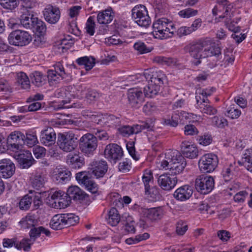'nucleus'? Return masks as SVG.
<instances>
[{
	"instance_id": "f257e3e1",
	"label": "nucleus",
	"mask_w": 252,
	"mask_h": 252,
	"mask_svg": "<svg viewBox=\"0 0 252 252\" xmlns=\"http://www.w3.org/2000/svg\"><path fill=\"white\" fill-rule=\"evenodd\" d=\"M153 35L157 39H164L172 37L176 32L173 22L166 18H159L153 23Z\"/></svg>"
},
{
	"instance_id": "f03ea898",
	"label": "nucleus",
	"mask_w": 252,
	"mask_h": 252,
	"mask_svg": "<svg viewBox=\"0 0 252 252\" xmlns=\"http://www.w3.org/2000/svg\"><path fill=\"white\" fill-rule=\"evenodd\" d=\"M165 158L170 159L169 171L172 175L181 173L186 166L185 158L178 151H168L165 153Z\"/></svg>"
},
{
	"instance_id": "7ed1b4c3",
	"label": "nucleus",
	"mask_w": 252,
	"mask_h": 252,
	"mask_svg": "<svg viewBox=\"0 0 252 252\" xmlns=\"http://www.w3.org/2000/svg\"><path fill=\"white\" fill-rule=\"evenodd\" d=\"M165 75L161 71H154L152 69H146L142 74H137L129 78L132 81H135V83L140 81H149L150 82L160 87L163 84V80Z\"/></svg>"
},
{
	"instance_id": "20e7f679",
	"label": "nucleus",
	"mask_w": 252,
	"mask_h": 252,
	"mask_svg": "<svg viewBox=\"0 0 252 252\" xmlns=\"http://www.w3.org/2000/svg\"><path fill=\"white\" fill-rule=\"evenodd\" d=\"M78 220L77 216L71 214H58L52 218L50 225L53 229H61L66 225H74Z\"/></svg>"
},
{
	"instance_id": "39448f33",
	"label": "nucleus",
	"mask_w": 252,
	"mask_h": 252,
	"mask_svg": "<svg viewBox=\"0 0 252 252\" xmlns=\"http://www.w3.org/2000/svg\"><path fill=\"white\" fill-rule=\"evenodd\" d=\"M57 143L63 151L70 152L77 146V137L72 132L59 133Z\"/></svg>"
},
{
	"instance_id": "423d86ee",
	"label": "nucleus",
	"mask_w": 252,
	"mask_h": 252,
	"mask_svg": "<svg viewBox=\"0 0 252 252\" xmlns=\"http://www.w3.org/2000/svg\"><path fill=\"white\" fill-rule=\"evenodd\" d=\"M32 40V36L28 32L20 30L12 31L8 36L9 43L14 46H26L31 42Z\"/></svg>"
},
{
	"instance_id": "0eeeda50",
	"label": "nucleus",
	"mask_w": 252,
	"mask_h": 252,
	"mask_svg": "<svg viewBox=\"0 0 252 252\" xmlns=\"http://www.w3.org/2000/svg\"><path fill=\"white\" fill-rule=\"evenodd\" d=\"M219 160L214 154H206L198 161L199 170L202 173H211L215 170L218 165Z\"/></svg>"
},
{
	"instance_id": "6e6552de",
	"label": "nucleus",
	"mask_w": 252,
	"mask_h": 252,
	"mask_svg": "<svg viewBox=\"0 0 252 252\" xmlns=\"http://www.w3.org/2000/svg\"><path fill=\"white\" fill-rule=\"evenodd\" d=\"M132 17L135 23L141 27H147L151 23V19L147 8L144 5H137L132 9Z\"/></svg>"
},
{
	"instance_id": "1a4fd4ad",
	"label": "nucleus",
	"mask_w": 252,
	"mask_h": 252,
	"mask_svg": "<svg viewBox=\"0 0 252 252\" xmlns=\"http://www.w3.org/2000/svg\"><path fill=\"white\" fill-rule=\"evenodd\" d=\"M79 145L81 151L88 156H90L93 154L97 148V138L93 134L87 133L80 139Z\"/></svg>"
},
{
	"instance_id": "9d476101",
	"label": "nucleus",
	"mask_w": 252,
	"mask_h": 252,
	"mask_svg": "<svg viewBox=\"0 0 252 252\" xmlns=\"http://www.w3.org/2000/svg\"><path fill=\"white\" fill-rule=\"evenodd\" d=\"M214 178L205 174L198 176L195 180V186L196 190L201 194H208L214 187Z\"/></svg>"
},
{
	"instance_id": "9b49d317",
	"label": "nucleus",
	"mask_w": 252,
	"mask_h": 252,
	"mask_svg": "<svg viewBox=\"0 0 252 252\" xmlns=\"http://www.w3.org/2000/svg\"><path fill=\"white\" fill-rule=\"evenodd\" d=\"M25 135L20 131H14L10 133L7 137V141L11 150L18 152L23 148L24 144Z\"/></svg>"
},
{
	"instance_id": "f8f14e48",
	"label": "nucleus",
	"mask_w": 252,
	"mask_h": 252,
	"mask_svg": "<svg viewBox=\"0 0 252 252\" xmlns=\"http://www.w3.org/2000/svg\"><path fill=\"white\" fill-rule=\"evenodd\" d=\"M91 165V167L87 174L92 178L96 179L102 178L107 171L108 166L106 161H94Z\"/></svg>"
},
{
	"instance_id": "ddd939ff",
	"label": "nucleus",
	"mask_w": 252,
	"mask_h": 252,
	"mask_svg": "<svg viewBox=\"0 0 252 252\" xmlns=\"http://www.w3.org/2000/svg\"><path fill=\"white\" fill-rule=\"evenodd\" d=\"M105 157L114 163L120 160L123 156L122 148L116 144L107 145L104 150Z\"/></svg>"
},
{
	"instance_id": "4468645a",
	"label": "nucleus",
	"mask_w": 252,
	"mask_h": 252,
	"mask_svg": "<svg viewBox=\"0 0 252 252\" xmlns=\"http://www.w3.org/2000/svg\"><path fill=\"white\" fill-rule=\"evenodd\" d=\"M43 15L45 20L51 24H55L59 20L61 11L57 6L51 4L47 5L43 10Z\"/></svg>"
},
{
	"instance_id": "2eb2a0df",
	"label": "nucleus",
	"mask_w": 252,
	"mask_h": 252,
	"mask_svg": "<svg viewBox=\"0 0 252 252\" xmlns=\"http://www.w3.org/2000/svg\"><path fill=\"white\" fill-rule=\"evenodd\" d=\"M90 175H88L87 172H81L76 174L77 181L83 184L88 190L94 193L97 191V185L90 179Z\"/></svg>"
},
{
	"instance_id": "dca6fc26",
	"label": "nucleus",
	"mask_w": 252,
	"mask_h": 252,
	"mask_svg": "<svg viewBox=\"0 0 252 252\" xmlns=\"http://www.w3.org/2000/svg\"><path fill=\"white\" fill-rule=\"evenodd\" d=\"M196 103L195 107L204 115H214L217 112V109L210 103L208 99L201 98L200 96H196Z\"/></svg>"
},
{
	"instance_id": "f3484780",
	"label": "nucleus",
	"mask_w": 252,
	"mask_h": 252,
	"mask_svg": "<svg viewBox=\"0 0 252 252\" xmlns=\"http://www.w3.org/2000/svg\"><path fill=\"white\" fill-rule=\"evenodd\" d=\"M54 70L50 69L47 72V77L50 82H58L64 78L66 75L64 68L61 62L56 63L54 65Z\"/></svg>"
},
{
	"instance_id": "a211bd4d",
	"label": "nucleus",
	"mask_w": 252,
	"mask_h": 252,
	"mask_svg": "<svg viewBox=\"0 0 252 252\" xmlns=\"http://www.w3.org/2000/svg\"><path fill=\"white\" fill-rule=\"evenodd\" d=\"M15 167L13 162L8 158L0 160V175L3 178H10L15 173Z\"/></svg>"
},
{
	"instance_id": "6ab92c4d",
	"label": "nucleus",
	"mask_w": 252,
	"mask_h": 252,
	"mask_svg": "<svg viewBox=\"0 0 252 252\" xmlns=\"http://www.w3.org/2000/svg\"><path fill=\"white\" fill-rule=\"evenodd\" d=\"M127 97L130 105L134 107H139L144 101V94L141 90L139 88L129 89Z\"/></svg>"
},
{
	"instance_id": "aec40b11",
	"label": "nucleus",
	"mask_w": 252,
	"mask_h": 252,
	"mask_svg": "<svg viewBox=\"0 0 252 252\" xmlns=\"http://www.w3.org/2000/svg\"><path fill=\"white\" fill-rule=\"evenodd\" d=\"M203 49V42L192 45L190 46L189 52L191 57L194 59L192 63L195 65L199 64L201 61V60L205 58Z\"/></svg>"
},
{
	"instance_id": "412c9836",
	"label": "nucleus",
	"mask_w": 252,
	"mask_h": 252,
	"mask_svg": "<svg viewBox=\"0 0 252 252\" xmlns=\"http://www.w3.org/2000/svg\"><path fill=\"white\" fill-rule=\"evenodd\" d=\"M56 139V134L52 127H48L41 131L40 141L43 145L52 146L55 143Z\"/></svg>"
},
{
	"instance_id": "4be33fe9",
	"label": "nucleus",
	"mask_w": 252,
	"mask_h": 252,
	"mask_svg": "<svg viewBox=\"0 0 252 252\" xmlns=\"http://www.w3.org/2000/svg\"><path fill=\"white\" fill-rule=\"evenodd\" d=\"M18 152L19 153L16 156V159L20 167L22 168H28L33 164L34 161L31 153L29 151L22 149Z\"/></svg>"
},
{
	"instance_id": "5701e85b",
	"label": "nucleus",
	"mask_w": 252,
	"mask_h": 252,
	"mask_svg": "<svg viewBox=\"0 0 252 252\" xmlns=\"http://www.w3.org/2000/svg\"><path fill=\"white\" fill-rule=\"evenodd\" d=\"M140 212L144 217L151 220L161 219L164 215V211L162 207L150 209L141 208Z\"/></svg>"
},
{
	"instance_id": "b1692460",
	"label": "nucleus",
	"mask_w": 252,
	"mask_h": 252,
	"mask_svg": "<svg viewBox=\"0 0 252 252\" xmlns=\"http://www.w3.org/2000/svg\"><path fill=\"white\" fill-rule=\"evenodd\" d=\"M158 182L163 189L170 190L176 186L177 179L176 177L170 176L168 174H163L159 176Z\"/></svg>"
},
{
	"instance_id": "393cba45",
	"label": "nucleus",
	"mask_w": 252,
	"mask_h": 252,
	"mask_svg": "<svg viewBox=\"0 0 252 252\" xmlns=\"http://www.w3.org/2000/svg\"><path fill=\"white\" fill-rule=\"evenodd\" d=\"M71 173L64 167L56 168L54 171L53 178L58 184H64L70 180Z\"/></svg>"
},
{
	"instance_id": "a878e982",
	"label": "nucleus",
	"mask_w": 252,
	"mask_h": 252,
	"mask_svg": "<svg viewBox=\"0 0 252 252\" xmlns=\"http://www.w3.org/2000/svg\"><path fill=\"white\" fill-rule=\"evenodd\" d=\"M238 170V167L235 162H227L223 166L221 175L225 182L233 179L236 176Z\"/></svg>"
},
{
	"instance_id": "bb28decb",
	"label": "nucleus",
	"mask_w": 252,
	"mask_h": 252,
	"mask_svg": "<svg viewBox=\"0 0 252 252\" xmlns=\"http://www.w3.org/2000/svg\"><path fill=\"white\" fill-rule=\"evenodd\" d=\"M66 162L71 168H81L84 164V158L79 156L78 152L70 153L66 156Z\"/></svg>"
},
{
	"instance_id": "cd10ccee",
	"label": "nucleus",
	"mask_w": 252,
	"mask_h": 252,
	"mask_svg": "<svg viewBox=\"0 0 252 252\" xmlns=\"http://www.w3.org/2000/svg\"><path fill=\"white\" fill-rule=\"evenodd\" d=\"M184 156L189 158H194L198 156V151L195 145L188 141L183 142L181 145Z\"/></svg>"
},
{
	"instance_id": "c85d7f7f",
	"label": "nucleus",
	"mask_w": 252,
	"mask_h": 252,
	"mask_svg": "<svg viewBox=\"0 0 252 252\" xmlns=\"http://www.w3.org/2000/svg\"><path fill=\"white\" fill-rule=\"evenodd\" d=\"M193 193L192 188L188 185L183 186L176 190L173 196L177 200L184 201L189 199Z\"/></svg>"
},
{
	"instance_id": "c756f323",
	"label": "nucleus",
	"mask_w": 252,
	"mask_h": 252,
	"mask_svg": "<svg viewBox=\"0 0 252 252\" xmlns=\"http://www.w3.org/2000/svg\"><path fill=\"white\" fill-rule=\"evenodd\" d=\"M114 16L112 9L111 8H107L98 12L96 17L97 22L101 25H107L112 22Z\"/></svg>"
},
{
	"instance_id": "7c9ffc66",
	"label": "nucleus",
	"mask_w": 252,
	"mask_h": 252,
	"mask_svg": "<svg viewBox=\"0 0 252 252\" xmlns=\"http://www.w3.org/2000/svg\"><path fill=\"white\" fill-rule=\"evenodd\" d=\"M225 2L222 0H218V4L214 7L212 10V13L214 15H218V17L215 18L216 22H219L221 19L226 18V15L227 14L228 10L224 4Z\"/></svg>"
},
{
	"instance_id": "2f4dec72",
	"label": "nucleus",
	"mask_w": 252,
	"mask_h": 252,
	"mask_svg": "<svg viewBox=\"0 0 252 252\" xmlns=\"http://www.w3.org/2000/svg\"><path fill=\"white\" fill-rule=\"evenodd\" d=\"M46 181V176L41 171L35 172L31 177V185L37 189L43 187Z\"/></svg>"
},
{
	"instance_id": "473e14b6",
	"label": "nucleus",
	"mask_w": 252,
	"mask_h": 252,
	"mask_svg": "<svg viewBox=\"0 0 252 252\" xmlns=\"http://www.w3.org/2000/svg\"><path fill=\"white\" fill-rule=\"evenodd\" d=\"M203 44L205 58L212 56L219 57L220 56H221L220 48L214 43H210L209 45L205 41L203 42Z\"/></svg>"
},
{
	"instance_id": "72a5a7b5",
	"label": "nucleus",
	"mask_w": 252,
	"mask_h": 252,
	"mask_svg": "<svg viewBox=\"0 0 252 252\" xmlns=\"http://www.w3.org/2000/svg\"><path fill=\"white\" fill-rule=\"evenodd\" d=\"M81 93L82 95H85V100L89 104L94 103L101 96V94L95 90L87 87H84L81 90Z\"/></svg>"
},
{
	"instance_id": "f704fd0d",
	"label": "nucleus",
	"mask_w": 252,
	"mask_h": 252,
	"mask_svg": "<svg viewBox=\"0 0 252 252\" xmlns=\"http://www.w3.org/2000/svg\"><path fill=\"white\" fill-rule=\"evenodd\" d=\"M153 61L159 64L171 66H178L180 64L179 60L176 58L163 56H156L154 58Z\"/></svg>"
},
{
	"instance_id": "c9c22d12",
	"label": "nucleus",
	"mask_w": 252,
	"mask_h": 252,
	"mask_svg": "<svg viewBox=\"0 0 252 252\" xmlns=\"http://www.w3.org/2000/svg\"><path fill=\"white\" fill-rule=\"evenodd\" d=\"M67 193L71 199L76 200L83 199L86 195L85 192L76 186H71L68 188Z\"/></svg>"
},
{
	"instance_id": "e433bc0d",
	"label": "nucleus",
	"mask_w": 252,
	"mask_h": 252,
	"mask_svg": "<svg viewBox=\"0 0 252 252\" xmlns=\"http://www.w3.org/2000/svg\"><path fill=\"white\" fill-rule=\"evenodd\" d=\"M78 65L84 66L87 71L91 70L95 65V59L92 56L79 58L76 61Z\"/></svg>"
},
{
	"instance_id": "4c0bfd02",
	"label": "nucleus",
	"mask_w": 252,
	"mask_h": 252,
	"mask_svg": "<svg viewBox=\"0 0 252 252\" xmlns=\"http://www.w3.org/2000/svg\"><path fill=\"white\" fill-rule=\"evenodd\" d=\"M20 24L26 29H32L34 26L36 18L29 14H23L20 17Z\"/></svg>"
},
{
	"instance_id": "58836bf2",
	"label": "nucleus",
	"mask_w": 252,
	"mask_h": 252,
	"mask_svg": "<svg viewBox=\"0 0 252 252\" xmlns=\"http://www.w3.org/2000/svg\"><path fill=\"white\" fill-rule=\"evenodd\" d=\"M122 221L125 222L124 224L125 230L128 233H135L134 222L132 217L128 214L125 213L122 216Z\"/></svg>"
},
{
	"instance_id": "ea45409f",
	"label": "nucleus",
	"mask_w": 252,
	"mask_h": 252,
	"mask_svg": "<svg viewBox=\"0 0 252 252\" xmlns=\"http://www.w3.org/2000/svg\"><path fill=\"white\" fill-rule=\"evenodd\" d=\"M120 220L118 210L115 207L111 208L109 212L107 222L111 226H116L119 223Z\"/></svg>"
},
{
	"instance_id": "a19ab883",
	"label": "nucleus",
	"mask_w": 252,
	"mask_h": 252,
	"mask_svg": "<svg viewBox=\"0 0 252 252\" xmlns=\"http://www.w3.org/2000/svg\"><path fill=\"white\" fill-rule=\"evenodd\" d=\"M242 161L247 170L252 172V149L245 150L243 155Z\"/></svg>"
},
{
	"instance_id": "79ce46f5",
	"label": "nucleus",
	"mask_w": 252,
	"mask_h": 252,
	"mask_svg": "<svg viewBox=\"0 0 252 252\" xmlns=\"http://www.w3.org/2000/svg\"><path fill=\"white\" fill-rule=\"evenodd\" d=\"M41 233L45 234L46 236H49L50 235V231L45 229L42 226L38 227H33L30 231V236L31 239H32V242H34L35 239L39 237Z\"/></svg>"
},
{
	"instance_id": "37998d69",
	"label": "nucleus",
	"mask_w": 252,
	"mask_h": 252,
	"mask_svg": "<svg viewBox=\"0 0 252 252\" xmlns=\"http://www.w3.org/2000/svg\"><path fill=\"white\" fill-rule=\"evenodd\" d=\"M131 126L133 134L138 133L143 130H147V131L153 130V127L152 123L149 124L147 122H142L139 124L134 125Z\"/></svg>"
},
{
	"instance_id": "c03bdc74",
	"label": "nucleus",
	"mask_w": 252,
	"mask_h": 252,
	"mask_svg": "<svg viewBox=\"0 0 252 252\" xmlns=\"http://www.w3.org/2000/svg\"><path fill=\"white\" fill-rule=\"evenodd\" d=\"M160 87L148 81V85L144 88L145 95L148 97H153L158 94Z\"/></svg>"
},
{
	"instance_id": "a18cd8bd",
	"label": "nucleus",
	"mask_w": 252,
	"mask_h": 252,
	"mask_svg": "<svg viewBox=\"0 0 252 252\" xmlns=\"http://www.w3.org/2000/svg\"><path fill=\"white\" fill-rule=\"evenodd\" d=\"M145 194L151 198L153 201H156L160 199L161 195L159 189L155 186H152L148 189H145Z\"/></svg>"
},
{
	"instance_id": "49530a36",
	"label": "nucleus",
	"mask_w": 252,
	"mask_h": 252,
	"mask_svg": "<svg viewBox=\"0 0 252 252\" xmlns=\"http://www.w3.org/2000/svg\"><path fill=\"white\" fill-rule=\"evenodd\" d=\"M31 78L32 83L37 87L43 86L46 81V76H43L39 71H35L32 73Z\"/></svg>"
},
{
	"instance_id": "de8ad7c7",
	"label": "nucleus",
	"mask_w": 252,
	"mask_h": 252,
	"mask_svg": "<svg viewBox=\"0 0 252 252\" xmlns=\"http://www.w3.org/2000/svg\"><path fill=\"white\" fill-rule=\"evenodd\" d=\"M17 83L23 89H29L30 87V80L26 73L20 72L17 75Z\"/></svg>"
},
{
	"instance_id": "09e8293b",
	"label": "nucleus",
	"mask_w": 252,
	"mask_h": 252,
	"mask_svg": "<svg viewBox=\"0 0 252 252\" xmlns=\"http://www.w3.org/2000/svg\"><path fill=\"white\" fill-rule=\"evenodd\" d=\"M142 181L144 185L145 189L153 186L154 179L153 173L151 170L145 171L142 176Z\"/></svg>"
},
{
	"instance_id": "8fccbe9b",
	"label": "nucleus",
	"mask_w": 252,
	"mask_h": 252,
	"mask_svg": "<svg viewBox=\"0 0 252 252\" xmlns=\"http://www.w3.org/2000/svg\"><path fill=\"white\" fill-rule=\"evenodd\" d=\"M37 221L33 216H27L23 218L20 221L22 227L24 228H29L34 227L37 223Z\"/></svg>"
},
{
	"instance_id": "3c124183",
	"label": "nucleus",
	"mask_w": 252,
	"mask_h": 252,
	"mask_svg": "<svg viewBox=\"0 0 252 252\" xmlns=\"http://www.w3.org/2000/svg\"><path fill=\"white\" fill-rule=\"evenodd\" d=\"M32 202V196L29 194L25 195L19 202V208L22 210H28L30 208Z\"/></svg>"
},
{
	"instance_id": "603ef678",
	"label": "nucleus",
	"mask_w": 252,
	"mask_h": 252,
	"mask_svg": "<svg viewBox=\"0 0 252 252\" xmlns=\"http://www.w3.org/2000/svg\"><path fill=\"white\" fill-rule=\"evenodd\" d=\"M37 143L38 140L35 132L28 131L26 133L24 139V144H27L29 147H32Z\"/></svg>"
},
{
	"instance_id": "864d4df0",
	"label": "nucleus",
	"mask_w": 252,
	"mask_h": 252,
	"mask_svg": "<svg viewBox=\"0 0 252 252\" xmlns=\"http://www.w3.org/2000/svg\"><path fill=\"white\" fill-rule=\"evenodd\" d=\"M95 17L94 16H90L87 19L85 25V30L86 32L90 35L92 36L95 32Z\"/></svg>"
},
{
	"instance_id": "5fc2aeb1",
	"label": "nucleus",
	"mask_w": 252,
	"mask_h": 252,
	"mask_svg": "<svg viewBox=\"0 0 252 252\" xmlns=\"http://www.w3.org/2000/svg\"><path fill=\"white\" fill-rule=\"evenodd\" d=\"M133 48L141 54L150 52L153 49V48L147 47L144 42L141 41L135 42L133 45Z\"/></svg>"
},
{
	"instance_id": "6e6d98bb",
	"label": "nucleus",
	"mask_w": 252,
	"mask_h": 252,
	"mask_svg": "<svg viewBox=\"0 0 252 252\" xmlns=\"http://www.w3.org/2000/svg\"><path fill=\"white\" fill-rule=\"evenodd\" d=\"M104 123L110 127H115L120 124V119L113 115H109L103 118Z\"/></svg>"
},
{
	"instance_id": "4d7b16f0",
	"label": "nucleus",
	"mask_w": 252,
	"mask_h": 252,
	"mask_svg": "<svg viewBox=\"0 0 252 252\" xmlns=\"http://www.w3.org/2000/svg\"><path fill=\"white\" fill-rule=\"evenodd\" d=\"M182 120V117L178 113H175L171 118L164 119V124L167 126H170L173 127L177 126L179 123V120Z\"/></svg>"
},
{
	"instance_id": "13d9d810",
	"label": "nucleus",
	"mask_w": 252,
	"mask_h": 252,
	"mask_svg": "<svg viewBox=\"0 0 252 252\" xmlns=\"http://www.w3.org/2000/svg\"><path fill=\"white\" fill-rule=\"evenodd\" d=\"M18 0H0V5L4 9L13 10L17 7Z\"/></svg>"
},
{
	"instance_id": "bf43d9fd",
	"label": "nucleus",
	"mask_w": 252,
	"mask_h": 252,
	"mask_svg": "<svg viewBox=\"0 0 252 252\" xmlns=\"http://www.w3.org/2000/svg\"><path fill=\"white\" fill-rule=\"evenodd\" d=\"M215 88L210 87L205 89H199L196 90V96H200L201 98L207 99V97L211 95L215 91Z\"/></svg>"
},
{
	"instance_id": "052dcab7",
	"label": "nucleus",
	"mask_w": 252,
	"mask_h": 252,
	"mask_svg": "<svg viewBox=\"0 0 252 252\" xmlns=\"http://www.w3.org/2000/svg\"><path fill=\"white\" fill-rule=\"evenodd\" d=\"M198 11L192 8H188L180 11L179 15L184 18H189L197 14Z\"/></svg>"
},
{
	"instance_id": "680f3d73",
	"label": "nucleus",
	"mask_w": 252,
	"mask_h": 252,
	"mask_svg": "<svg viewBox=\"0 0 252 252\" xmlns=\"http://www.w3.org/2000/svg\"><path fill=\"white\" fill-rule=\"evenodd\" d=\"M32 239H24L19 244L16 243V248L18 249H23L25 251H29L31 249V245L33 243Z\"/></svg>"
},
{
	"instance_id": "e2e57ef3",
	"label": "nucleus",
	"mask_w": 252,
	"mask_h": 252,
	"mask_svg": "<svg viewBox=\"0 0 252 252\" xmlns=\"http://www.w3.org/2000/svg\"><path fill=\"white\" fill-rule=\"evenodd\" d=\"M197 140L199 144L203 146H207L212 143V137L210 134L204 133L203 135L199 136Z\"/></svg>"
},
{
	"instance_id": "0e129e2a",
	"label": "nucleus",
	"mask_w": 252,
	"mask_h": 252,
	"mask_svg": "<svg viewBox=\"0 0 252 252\" xmlns=\"http://www.w3.org/2000/svg\"><path fill=\"white\" fill-rule=\"evenodd\" d=\"M111 203L112 205L117 207L123 206V200L120 195L117 193L111 194Z\"/></svg>"
},
{
	"instance_id": "69168bd1",
	"label": "nucleus",
	"mask_w": 252,
	"mask_h": 252,
	"mask_svg": "<svg viewBox=\"0 0 252 252\" xmlns=\"http://www.w3.org/2000/svg\"><path fill=\"white\" fill-rule=\"evenodd\" d=\"M212 125L219 128H223L228 125V122L226 119L215 116L212 118Z\"/></svg>"
},
{
	"instance_id": "338daca9",
	"label": "nucleus",
	"mask_w": 252,
	"mask_h": 252,
	"mask_svg": "<svg viewBox=\"0 0 252 252\" xmlns=\"http://www.w3.org/2000/svg\"><path fill=\"white\" fill-rule=\"evenodd\" d=\"M182 120L184 119L189 120V122L198 121L201 118L200 116L191 113H188L185 111L181 112Z\"/></svg>"
},
{
	"instance_id": "774afa93",
	"label": "nucleus",
	"mask_w": 252,
	"mask_h": 252,
	"mask_svg": "<svg viewBox=\"0 0 252 252\" xmlns=\"http://www.w3.org/2000/svg\"><path fill=\"white\" fill-rule=\"evenodd\" d=\"M241 114V112L239 109H235L234 107H229L227 110L225 115L231 119H235L238 118Z\"/></svg>"
}]
</instances>
